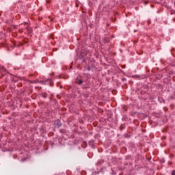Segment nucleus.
Wrapping results in <instances>:
<instances>
[{
	"instance_id": "obj_1",
	"label": "nucleus",
	"mask_w": 175,
	"mask_h": 175,
	"mask_svg": "<svg viewBox=\"0 0 175 175\" xmlns=\"http://www.w3.org/2000/svg\"><path fill=\"white\" fill-rule=\"evenodd\" d=\"M77 84H81L83 83V80H80L79 79H76Z\"/></svg>"
},
{
	"instance_id": "obj_2",
	"label": "nucleus",
	"mask_w": 175,
	"mask_h": 175,
	"mask_svg": "<svg viewBox=\"0 0 175 175\" xmlns=\"http://www.w3.org/2000/svg\"><path fill=\"white\" fill-rule=\"evenodd\" d=\"M172 175H175V171L174 170V171H172Z\"/></svg>"
}]
</instances>
